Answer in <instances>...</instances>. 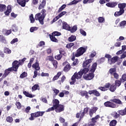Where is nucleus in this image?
<instances>
[{
  "instance_id": "f03ea898",
  "label": "nucleus",
  "mask_w": 126,
  "mask_h": 126,
  "mask_svg": "<svg viewBox=\"0 0 126 126\" xmlns=\"http://www.w3.org/2000/svg\"><path fill=\"white\" fill-rule=\"evenodd\" d=\"M117 105H123V102L120 99L113 98L104 103L105 107L111 108V109L117 108Z\"/></svg>"
},
{
  "instance_id": "c03bdc74",
  "label": "nucleus",
  "mask_w": 126,
  "mask_h": 126,
  "mask_svg": "<svg viewBox=\"0 0 126 126\" xmlns=\"http://www.w3.org/2000/svg\"><path fill=\"white\" fill-rule=\"evenodd\" d=\"M92 122L89 123V126H95L96 123H97V121L94 120V119L93 118L91 119Z\"/></svg>"
},
{
  "instance_id": "4d7b16f0",
  "label": "nucleus",
  "mask_w": 126,
  "mask_h": 126,
  "mask_svg": "<svg viewBox=\"0 0 126 126\" xmlns=\"http://www.w3.org/2000/svg\"><path fill=\"white\" fill-rule=\"evenodd\" d=\"M55 110H56V107H55L54 106V105H53V106L52 107H50V108H48L46 110V112L48 113L49 112H52V111H55Z\"/></svg>"
},
{
  "instance_id": "dca6fc26",
  "label": "nucleus",
  "mask_w": 126,
  "mask_h": 126,
  "mask_svg": "<svg viewBox=\"0 0 126 126\" xmlns=\"http://www.w3.org/2000/svg\"><path fill=\"white\" fill-rule=\"evenodd\" d=\"M80 94L82 97H84V96H85V98L88 100L89 99V94H88L89 92H88L86 91H81L80 92Z\"/></svg>"
},
{
  "instance_id": "58836bf2",
  "label": "nucleus",
  "mask_w": 126,
  "mask_h": 126,
  "mask_svg": "<svg viewBox=\"0 0 126 126\" xmlns=\"http://www.w3.org/2000/svg\"><path fill=\"white\" fill-rule=\"evenodd\" d=\"M6 122H7V123H9L10 124H11V123L13 122V118H12V117L8 116L6 118Z\"/></svg>"
},
{
  "instance_id": "8fccbe9b",
  "label": "nucleus",
  "mask_w": 126,
  "mask_h": 126,
  "mask_svg": "<svg viewBox=\"0 0 126 126\" xmlns=\"http://www.w3.org/2000/svg\"><path fill=\"white\" fill-rule=\"evenodd\" d=\"M30 19L31 21V23H34L35 22V19H34V16L33 14H31L30 16Z\"/></svg>"
},
{
  "instance_id": "0e129e2a",
  "label": "nucleus",
  "mask_w": 126,
  "mask_h": 126,
  "mask_svg": "<svg viewBox=\"0 0 126 126\" xmlns=\"http://www.w3.org/2000/svg\"><path fill=\"white\" fill-rule=\"evenodd\" d=\"M42 46H45V41H40L39 42V44H38V46L36 47L39 48V47H42Z\"/></svg>"
},
{
  "instance_id": "393cba45",
  "label": "nucleus",
  "mask_w": 126,
  "mask_h": 126,
  "mask_svg": "<svg viewBox=\"0 0 126 126\" xmlns=\"http://www.w3.org/2000/svg\"><path fill=\"white\" fill-rule=\"evenodd\" d=\"M36 90H40V86L39 84H35L32 88V92H34Z\"/></svg>"
},
{
  "instance_id": "c756f323",
  "label": "nucleus",
  "mask_w": 126,
  "mask_h": 126,
  "mask_svg": "<svg viewBox=\"0 0 126 126\" xmlns=\"http://www.w3.org/2000/svg\"><path fill=\"white\" fill-rule=\"evenodd\" d=\"M77 30V26L75 25L72 28H71L70 27L69 31H70L71 33H74L75 32H76Z\"/></svg>"
},
{
  "instance_id": "0eeeda50",
  "label": "nucleus",
  "mask_w": 126,
  "mask_h": 126,
  "mask_svg": "<svg viewBox=\"0 0 126 126\" xmlns=\"http://www.w3.org/2000/svg\"><path fill=\"white\" fill-rule=\"evenodd\" d=\"M88 110H89V107L84 108L83 112L80 111L79 113H77L76 114V118H77V119H79V121H81V119L84 118V116H85L86 114H88Z\"/></svg>"
},
{
  "instance_id": "b1692460",
  "label": "nucleus",
  "mask_w": 126,
  "mask_h": 126,
  "mask_svg": "<svg viewBox=\"0 0 126 126\" xmlns=\"http://www.w3.org/2000/svg\"><path fill=\"white\" fill-rule=\"evenodd\" d=\"M125 13V12L122 10H119V11H116L114 13V16L115 17H118V16H121V15H123Z\"/></svg>"
},
{
  "instance_id": "a18cd8bd",
  "label": "nucleus",
  "mask_w": 126,
  "mask_h": 126,
  "mask_svg": "<svg viewBox=\"0 0 126 126\" xmlns=\"http://www.w3.org/2000/svg\"><path fill=\"white\" fill-rule=\"evenodd\" d=\"M52 63L55 69H57V68L58 67V61L54 60L52 62Z\"/></svg>"
},
{
  "instance_id": "a878e982",
  "label": "nucleus",
  "mask_w": 126,
  "mask_h": 126,
  "mask_svg": "<svg viewBox=\"0 0 126 126\" xmlns=\"http://www.w3.org/2000/svg\"><path fill=\"white\" fill-rule=\"evenodd\" d=\"M10 12H11V7L10 5H8L7 7V10L4 12V14L5 15L8 16Z\"/></svg>"
},
{
  "instance_id": "6e6552de",
  "label": "nucleus",
  "mask_w": 126,
  "mask_h": 126,
  "mask_svg": "<svg viewBox=\"0 0 126 126\" xmlns=\"http://www.w3.org/2000/svg\"><path fill=\"white\" fill-rule=\"evenodd\" d=\"M87 51V48H85L83 47H81L79 48L75 53V57L76 58H78L82 56L84 53H85Z\"/></svg>"
},
{
  "instance_id": "774afa93",
  "label": "nucleus",
  "mask_w": 126,
  "mask_h": 126,
  "mask_svg": "<svg viewBox=\"0 0 126 126\" xmlns=\"http://www.w3.org/2000/svg\"><path fill=\"white\" fill-rule=\"evenodd\" d=\"M78 59H76L75 60V61H74V62L72 63V64L74 66H75V65H77V64H78Z\"/></svg>"
},
{
  "instance_id": "e433bc0d",
  "label": "nucleus",
  "mask_w": 126,
  "mask_h": 126,
  "mask_svg": "<svg viewBox=\"0 0 126 126\" xmlns=\"http://www.w3.org/2000/svg\"><path fill=\"white\" fill-rule=\"evenodd\" d=\"M35 60V59L34 58H32L30 60V62L28 64V67L29 68H31V67L32 66V63H33V62Z\"/></svg>"
},
{
  "instance_id": "c85d7f7f",
  "label": "nucleus",
  "mask_w": 126,
  "mask_h": 126,
  "mask_svg": "<svg viewBox=\"0 0 126 126\" xmlns=\"http://www.w3.org/2000/svg\"><path fill=\"white\" fill-rule=\"evenodd\" d=\"M63 29L67 30V31H69V29H70V26H69L66 22L63 23Z\"/></svg>"
},
{
  "instance_id": "4be33fe9",
  "label": "nucleus",
  "mask_w": 126,
  "mask_h": 126,
  "mask_svg": "<svg viewBox=\"0 0 126 126\" xmlns=\"http://www.w3.org/2000/svg\"><path fill=\"white\" fill-rule=\"evenodd\" d=\"M53 106L57 108L58 105H60V100L58 99H54L52 100Z\"/></svg>"
},
{
  "instance_id": "20e7f679",
  "label": "nucleus",
  "mask_w": 126,
  "mask_h": 126,
  "mask_svg": "<svg viewBox=\"0 0 126 126\" xmlns=\"http://www.w3.org/2000/svg\"><path fill=\"white\" fill-rule=\"evenodd\" d=\"M46 15H47L46 14V9H43L41 10V13H38L35 14V19L36 21L38 20L40 24L44 25V20L46 17Z\"/></svg>"
},
{
  "instance_id": "9b49d317",
  "label": "nucleus",
  "mask_w": 126,
  "mask_h": 126,
  "mask_svg": "<svg viewBox=\"0 0 126 126\" xmlns=\"http://www.w3.org/2000/svg\"><path fill=\"white\" fill-rule=\"evenodd\" d=\"M64 111V106L63 104H59L57 107H55V112L56 113H61Z\"/></svg>"
},
{
  "instance_id": "aec40b11",
  "label": "nucleus",
  "mask_w": 126,
  "mask_h": 126,
  "mask_svg": "<svg viewBox=\"0 0 126 126\" xmlns=\"http://www.w3.org/2000/svg\"><path fill=\"white\" fill-rule=\"evenodd\" d=\"M126 7V3H120L118 4V8H120V10H122L125 12V8Z\"/></svg>"
},
{
  "instance_id": "09e8293b",
  "label": "nucleus",
  "mask_w": 126,
  "mask_h": 126,
  "mask_svg": "<svg viewBox=\"0 0 126 126\" xmlns=\"http://www.w3.org/2000/svg\"><path fill=\"white\" fill-rule=\"evenodd\" d=\"M26 60H27V59L26 58H24L22 60H19V64H20V65H22V64H23V63H24V62H25V61H26Z\"/></svg>"
},
{
  "instance_id": "13d9d810",
  "label": "nucleus",
  "mask_w": 126,
  "mask_h": 126,
  "mask_svg": "<svg viewBox=\"0 0 126 126\" xmlns=\"http://www.w3.org/2000/svg\"><path fill=\"white\" fill-rule=\"evenodd\" d=\"M16 106H17V109H21L22 108V106L21 105V103L20 102L17 101L15 104Z\"/></svg>"
},
{
  "instance_id": "2f4dec72",
  "label": "nucleus",
  "mask_w": 126,
  "mask_h": 126,
  "mask_svg": "<svg viewBox=\"0 0 126 126\" xmlns=\"http://www.w3.org/2000/svg\"><path fill=\"white\" fill-rule=\"evenodd\" d=\"M0 42H2V43H3V44H7V41H6V39H5V37L3 35L0 34Z\"/></svg>"
},
{
  "instance_id": "3c124183",
  "label": "nucleus",
  "mask_w": 126,
  "mask_h": 126,
  "mask_svg": "<svg viewBox=\"0 0 126 126\" xmlns=\"http://www.w3.org/2000/svg\"><path fill=\"white\" fill-rule=\"evenodd\" d=\"M52 35L56 37V36H61L62 33L59 32H52Z\"/></svg>"
},
{
  "instance_id": "412c9836",
  "label": "nucleus",
  "mask_w": 126,
  "mask_h": 126,
  "mask_svg": "<svg viewBox=\"0 0 126 126\" xmlns=\"http://www.w3.org/2000/svg\"><path fill=\"white\" fill-rule=\"evenodd\" d=\"M17 2L22 7H24L26 5V0H17Z\"/></svg>"
},
{
  "instance_id": "603ef678",
  "label": "nucleus",
  "mask_w": 126,
  "mask_h": 126,
  "mask_svg": "<svg viewBox=\"0 0 126 126\" xmlns=\"http://www.w3.org/2000/svg\"><path fill=\"white\" fill-rule=\"evenodd\" d=\"M4 53H5V54H11V50L6 47H5L4 50Z\"/></svg>"
},
{
  "instance_id": "1a4fd4ad",
  "label": "nucleus",
  "mask_w": 126,
  "mask_h": 126,
  "mask_svg": "<svg viewBox=\"0 0 126 126\" xmlns=\"http://www.w3.org/2000/svg\"><path fill=\"white\" fill-rule=\"evenodd\" d=\"M12 66L11 67V68L13 69V71L15 72H17V70H18V67L20 66L19 62L18 61H14L12 63Z\"/></svg>"
},
{
  "instance_id": "f3484780",
  "label": "nucleus",
  "mask_w": 126,
  "mask_h": 126,
  "mask_svg": "<svg viewBox=\"0 0 126 126\" xmlns=\"http://www.w3.org/2000/svg\"><path fill=\"white\" fill-rule=\"evenodd\" d=\"M47 0H42L40 4H39L38 6V9L39 10L41 9H43V8H45V6H46V3Z\"/></svg>"
},
{
  "instance_id": "4468645a",
  "label": "nucleus",
  "mask_w": 126,
  "mask_h": 126,
  "mask_svg": "<svg viewBox=\"0 0 126 126\" xmlns=\"http://www.w3.org/2000/svg\"><path fill=\"white\" fill-rule=\"evenodd\" d=\"M10 71H14L13 69L11 67H9L8 69L5 70L4 73L2 76V80L3 79V78H5L8 75L9 73H10Z\"/></svg>"
},
{
  "instance_id": "37998d69",
  "label": "nucleus",
  "mask_w": 126,
  "mask_h": 126,
  "mask_svg": "<svg viewBox=\"0 0 126 126\" xmlns=\"http://www.w3.org/2000/svg\"><path fill=\"white\" fill-rule=\"evenodd\" d=\"M117 123L118 122H117L116 120H112L109 123V126H117Z\"/></svg>"
},
{
  "instance_id": "de8ad7c7",
  "label": "nucleus",
  "mask_w": 126,
  "mask_h": 126,
  "mask_svg": "<svg viewBox=\"0 0 126 126\" xmlns=\"http://www.w3.org/2000/svg\"><path fill=\"white\" fill-rule=\"evenodd\" d=\"M59 53L60 55H62V56H64L65 55L66 53L64 51V49L63 48H60L59 49Z\"/></svg>"
},
{
  "instance_id": "ddd939ff",
  "label": "nucleus",
  "mask_w": 126,
  "mask_h": 126,
  "mask_svg": "<svg viewBox=\"0 0 126 126\" xmlns=\"http://www.w3.org/2000/svg\"><path fill=\"white\" fill-rule=\"evenodd\" d=\"M98 111V107H93L89 111V115L91 118L93 117V114H95L96 112Z\"/></svg>"
},
{
  "instance_id": "7c9ffc66",
  "label": "nucleus",
  "mask_w": 126,
  "mask_h": 126,
  "mask_svg": "<svg viewBox=\"0 0 126 126\" xmlns=\"http://www.w3.org/2000/svg\"><path fill=\"white\" fill-rule=\"evenodd\" d=\"M61 75H62V72L60 71L58 72L57 74V75H56L53 78V81H55L56 80H57V79H59V78H60V76H61Z\"/></svg>"
},
{
  "instance_id": "4c0bfd02",
  "label": "nucleus",
  "mask_w": 126,
  "mask_h": 126,
  "mask_svg": "<svg viewBox=\"0 0 126 126\" xmlns=\"http://www.w3.org/2000/svg\"><path fill=\"white\" fill-rule=\"evenodd\" d=\"M109 72L111 75H113L114 73L117 72V69L116 68H111L109 70Z\"/></svg>"
},
{
  "instance_id": "6ab92c4d",
  "label": "nucleus",
  "mask_w": 126,
  "mask_h": 126,
  "mask_svg": "<svg viewBox=\"0 0 126 126\" xmlns=\"http://www.w3.org/2000/svg\"><path fill=\"white\" fill-rule=\"evenodd\" d=\"M32 68H34L35 70H39L40 69V66L39 65V62L36 61L32 65Z\"/></svg>"
},
{
  "instance_id": "49530a36",
  "label": "nucleus",
  "mask_w": 126,
  "mask_h": 126,
  "mask_svg": "<svg viewBox=\"0 0 126 126\" xmlns=\"http://www.w3.org/2000/svg\"><path fill=\"white\" fill-rule=\"evenodd\" d=\"M95 0H84L83 1V3L84 4H86V3H87L88 2L89 3H92V2H94V1H95Z\"/></svg>"
},
{
  "instance_id": "bf43d9fd",
  "label": "nucleus",
  "mask_w": 126,
  "mask_h": 126,
  "mask_svg": "<svg viewBox=\"0 0 126 126\" xmlns=\"http://www.w3.org/2000/svg\"><path fill=\"white\" fill-rule=\"evenodd\" d=\"M12 29L13 32H17V31L18 30L17 27H16V26H15V25H13L12 26Z\"/></svg>"
},
{
  "instance_id": "052dcab7",
  "label": "nucleus",
  "mask_w": 126,
  "mask_h": 126,
  "mask_svg": "<svg viewBox=\"0 0 126 126\" xmlns=\"http://www.w3.org/2000/svg\"><path fill=\"white\" fill-rule=\"evenodd\" d=\"M80 33L83 35V36H86L87 33L86 32L83 30V29H80Z\"/></svg>"
},
{
  "instance_id": "39448f33",
  "label": "nucleus",
  "mask_w": 126,
  "mask_h": 126,
  "mask_svg": "<svg viewBox=\"0 0 126 126\" xmlns=\"http://www.w3.org/2000/svg\"><path fill=\"white\" fill-rule=\"evenodd\" d=\"M109 88L110 91L111 92H115L116 89H117V87L115 84H113L111 85L110 83H106L104 87H99L98 89L103 92L107 91Z\"/></svg>"
},
{
  "instance_id": "e2e57ef3",
  "label": "nucleus",
  "mask_w": 126,
  "mask_h": 126,
  "mask_svg": "<svg viewBox=\"0 0 126 126\" xmlns=\"http://www.w3.org/2000/svg\"><path fill=\"white\" fill-rule=\"evenodd\" d=\"M112 75L114 76V78H115V79H119V74H118V73L115 72V73H114L113 74H112Z\"/></svg>"
},
{
  "instance_id": "6e6d98bb",
  "label": "nucleus",
  "mask_w": 126,
  "mask_h": 126,
  "mask_svg": "<svg viewBox=\"0 0 126 126\" xmlns=\"http://www.w3.org/2000/svg\"><path fill=\"white\" fill-rule=\"evenodd\" d=\"M27 75V73L26 72H24L20 75V77L22 79L25 78V77H26Z\"/></svg>"
},
{
  "instance_id": "f257e3e1",
  "label": "nucleus",
  "mask_w": 126,
  "mask_h": 126,
  "mask_svg": "<svg viewBox=\"0 0 126 126\" xmlns=\"http://www.w3.org/2000/svg\"><path fill=\"white\" fill-rule=\"evenodd\" d=\"M84 69H81L78 73L75 72L71 78V82H70L71 85H73L76 82V79H81L83 74H86L89 71V68L84 67Z\"/></svg>"
},
{
  "instance_id": "338daca9",
  "label": "nucleus",
  "mask_w": 126,
  "mask_h": 126,
  "mask_svg": "<svg viewBox=\"0 0 126 126\" xmlns=\"http://www.w3.org/2000/svg\"><path fill=\"white\" fill-rule=\"evenodd\" d=\"M53 91L54 93H55V96H57L58 95V94H59L60 93V91L59 90L56 89H53Z\"/></svg>"
},
{
  "instance_id": "ea45409f",
  "label": "nucleus",
  "mask_w": 126,
  "mask_h": 126,
  "mask_svg": "<svg viewBox=\"0 0 126 126\" xmlns=\"http://www.w3.org/2000/svg\"><path fill=\"white\" fill-rule=\"evenodd\" d=\"M66 7V5L65 4H63L61 7L59 8L58 10V13H60V12H62L63 9H64Z\"/></svg>"
},
{
  "instance_id": "c9c22d12",
  "label": "nucleus",
  "mask_w": 126,
  "mask_h": 126,
  "mask_svg": "<svg viewBox=\"0 0 126 126\" xmlns=\"http://www.w3.org/2000/svg\"><path fill=\"white\" fill-rule=\"evenodd\" d=\"M76 40V36L75 35H72L70 37H69L68 40L69 42H73Z\"/></svg>"
},
{
  "instance_id": "79ce46f5",
  "label": "nucleus",
  "mask_w": 126,
  "mask_h": 126,
  "mask_svg": "<svg viewBox=\"0 0 126 126\" xmlns=\"http://www.w3.org/2000/svg\"><path fill=\"white\" fill-rule=\"evenodd\" d=\"M120 80H121V82L122 83H124V82H126V73L123 74L121 77V78H120Z\"/></svg>"
},
{
  "instance_id": "473e14b6",
  "label": "nucleus",
  "mask_w": 126,
  "mask_h": 126,
  "mask_svg": "<svg viewBox=\"0 0 126 126\" xmlns=\"http://www.w3.org/2000/svg\"><path fill=\"white\" fill-rule=\"evenodd\" d=\"M23 93L24 95H25L26 97H28L29 98H33V97H34V96H33L32 94H29V92H27L25 91H24Z\"/></svg>"
},
{
  "instance_id": "7ed1b4c3",
  "label": "nucleus",
  "mask_w": 126,
  "mask_h": 126,
  "mask_svg": "<svg viewBox=\"0 0 126 126\" xmlns=\"http://www.w3.org/2000/svg\"><path fill=\"white\" fill-rule=\"evenodd\" d=\"M97 69V63H94L92 65V67L90 69V73L89 74H85L84 75L83 77L84 79L86 80H91V79H93L94 78V72H95V70Z\"/></svg>"
},
{
  "instance_id": "a211bd4d",
  "label": "nucleus",
  "mask_w": 126,
  "mask_h": 126,
  "mask_svg": "<svg viewBox=\"0 0 126 126\" xmlns=\"http://www.w3.org/2000/svg\"><path fill=\"white\" fill-rule=\"evenodd\" d=\"M70 69H71V65H70L69 63H67V64L64 67L63 70L64 72H68Z\"/></svg>"
},
{
  "instance_id": "9d476101",
  "label": "nucleus",
  "mask_w": 126,
  "mask_h": 126,
  "mask_svg": "<svg viewBox=\"0 0 126 126\" xmlns=\"http://www.w3.org/2000/svg\"><path fill=\"white\" fill-rule=\"evenodd\" d=\"M93 61V59H90L84 61L83 63V67H86L89 69L90 68V66H91L90 63H91Z\"/></svg>"
},
{
  "instance_id": "a19ab883",
  "label": "nucleus",
  "mask_w": 126,
  "mask_h": 126,
  "mask_svg": "<svg viewBox=\"0 0 126 126\" xmlns=\"http://www.w3.org/2000/svg\"><path fill=\"white\" fill-rule=\"evenodd\" d=\"M73 46H74V43L71 42L70 43H67L66 45V49H71Z\"/></svg>"
},
{
  "instance_id": "680f3d73",
  "label": "nucleus",
  "mask_w": 126,
  "mask_h": 126,
  "mask_svg": "<svg viewBox=\"0 0 126 126\" xmlns=\"http://www.w3.org/2000/svg\"><path fill=\"white\" fill-rule=\"evenodd\" d=\"M39 2V0H32V3L33 5H37Z\"/></svg>"
},
{
  "instance_id": "864d4df0",
  "label": "nucleus",
  "mask_w": 126,
  "mask_h": 126,
  "mask_svg": "<svg viewBox=\"0 0 126 126\" xmlns=\"http://www.w3.org/2000/svg\"><path fill=\"white\" fill-rule=\"evenodd\" d=\"M62 58H63V55L61 54H59L57 56H55V59L57 61H61V60L62 59Z\"/></svg>"
},
{
  "instance_id": "2eb2a0df",
  "label": "nucleus",
  "mask_w": 126,
  "mask_h": 126,
  "mask_svg": "<svg viewBox=\"0 0 126 126\" xmlns=\"http://www.w3.org/2000/svg\"><path fill=\"white\" fill-rule=\"evenodd\" d=\"M106 6L113 8L118 5V2H109L106 4Z\"/></svg>"
},
{
  "instance_id": "cd10ccee",
  "label": "nucleus",
  "mask_w": 126,
  "mask_h": 126,
  "mask_svg": "<svg viewBox=\"0 0 126 126\" xmlns=\"http://www.w3.org/2000/svg\"><path fill=\"white\" fill-rule=\"evenodd\" d=\"M6 9V5L3 4H0V12H3V11H5Z\"/></svg>"
},
{
  "instance_id": "f8f14e48",
  "label": "nucleus",
  "mask_w": 126,
  "mask_h": 126,
  "mask_svg": "<svg viewBox=\"0 0 126 126\" xmlns=\"http://www.w3.org/2000/svg\"><path fill=\"white\" fill-rule=\"evenodd\" d=\"M89 94H90V95L93 94L94 96H96V97H100V96H101V94L96 90L89 91Z\"/></svg>"
},
{
  "instance_id": "69168bd1",
  "label": "nucleus",
  "mask_w": 126,
  "mask_h": 126,
  "mask_svg": "<svg viewBox=\"0 0 126 126\" xmlns=\"http://www.w3.org/2000/svg\"><path fill=\"white\" fill-rule=\"evenodd\" d=\"M105 21V19L102 17H99L98 18V22L99 23H103V22Z\"/></svg>"
},
{
  "instance_id": "5fc2aeb1",
  "label": "nucleus",
  "mask_w": 126,
  "mask_h": 126,
  "mask_svg": "<svg viewBox=\"0 0 126 126\" xmlns=\"http://www.w3.org/2000/svg\"><path fill=\"white\" fill-rule=\"evenodd\" d=\"M38 30V28L36 27H32L30 28V31L31 32V33H33V32L36 31Z\"/></svg>"
},
{
  "instance_id": "72a5a7b5",
  "label": "nucleus",
  "mask_w": 126,
  "mask_h": 126,
  "mask_svg": "<svg viewBox=\"0 0 126 126\" xmlns=\"http://www.w3.org/2000/svg\"><path fill=\"white\" fill-rule=\"evenodd\" d=\"M122 83H123V82H122L121 79H120V80H117L115 81L114 85L115 86H116V87H120L122 84Z\"/></svg>"
},
{
  "instance_id": "f704fd0d",
  "label": "nucleus",
  "mask_w": 126,
  "mask_h": 126,
  "mask_svg": "<svg viewBox=\"0 0 126 126\" xmlns=\"http://www.w3.org/2000/svg\"><path fill=\"white\" fill-rule=\"evenodd\" d=\"M80 1H82V0H74L70 2L69 4L68 5H72L73 4H77L78 2H80Z\"/></svg>"
},
{
  "instance_id": "423d86ee",
  "label": "nucleus",
  "mask_w": 126,
  "mask_h": 126,
  "mask_svg": "<svg viewBox=\"0 0 126 126\" xmlns=\"http://www.w3.org/2000/svg\"><path fill=\"white\" fill-rule=\"evenodd\" d=\"M45 111H37L36 112L31 114V117L29 118L30 121H34L35 118H39V117H43Z\"/></svg>"
},
{
  "instance_id": "5701e85b",
  "label": "nucleus",
  "mask_w": 126,
  "mask_h": 126,
  "mask_svg": "<svg viewBox=\"0 0 126 126\" xmlns=\"http://www.w3.org/2000/svg\"><path fill=\"white\" fill-rule=\"evenodd\" d=\"M118 60H119V57L118 56H115L113 57L110 59V64H113V63H117Z\"/></svg>"
},
{
  "instance_id": "bb28decb",
  "label": "nucleus",
  "mask_w": 126,
  "mask_h": 126,
  "mask_svg": "<svg viewBox=\"0 0 126 126\" xmlns=\"http://www.w3.org/2000/svg\"><path fill=\"white\" fill-rule=\"evenodd\" d=\"M49 37L52 42H54L55 43H58V42H59L58 39H57V38H56V36H55L54 35H53L52 34H49Z\"/></svg>"
}]
</instances>
